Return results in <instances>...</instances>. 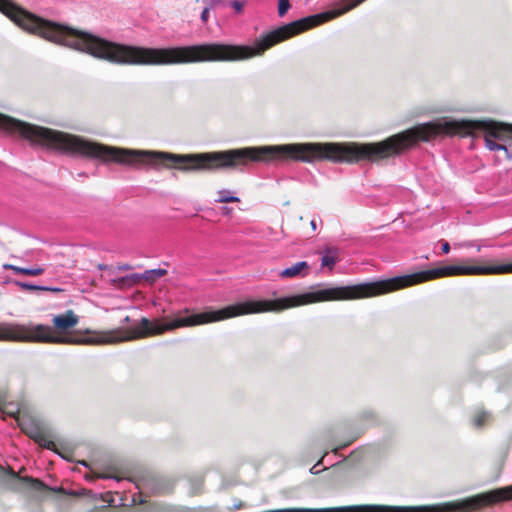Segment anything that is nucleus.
<instances>
[{
	"label": "nucleus",
	"instance_id": "f257e3e1",
	"mask_svg": "<svg viewBox=\"0 0 512 512\" xmlns=\"http://www.w3.org/2000/svg\"><path fill=\"white\" fill-rule=\"evenodd\" d=\"M479 137L483 135L485 147L490 151L502 150L512 160V124L490 120H466L439 117L418 124L387 139L368 144L313 142V162L356 163L375 161L399 155L419 141L429 142L438 136Z\"/></svg>",
	"mask_w": 512,
	"mask_h": 512
},
{
	"label": "nucleus",
	"instance_id": "f03ea898",
	"mask_svg": "<svg viewBox=\"0 0 512 512\" xmlns=\"http://www.w3.org/2000/svg\"><path fill=\"white\" fill-rule=\"evenodd\" d=\"M0 11L21 28L58 45L96 58V36L29 14L8 0H0ZM0 129L18 133L30 142L62 153L96 159V142L79 136L31 125L0 113Z\"/></svg>",
	"mask_w": 512,
	"mask_h": 512
},
{
	"label": "nucleus",
	"instance_id": "7ed1b4c3",
	"mask_svg": "<svg viewBox=\"0 0 512 512\" xmlns=\"http://www.w3.org/2000/svg\"><path fill=\"white\" fill-rule=\"evenodd\" d=\"M507 273H512V263L500 265H448L353 287L318 289L276 300H248L240 302V315L281 311L294 306L323 301L372 297L441 277Z\"/></svg>",
	"mask_w": 512,
	"mask_h": 512
},
{
	"label": "nucleus",
	"instance_id": "20e7f679",
	"mask_svg": "<svg viewBox=\"0 0 512 512\" xmlns=\"http://www.w3.org/2000/svg\"><path fill=\"white\" fill-rule=\"evenodd\" d=\"M0 341L31 343H76L71 337L55 336L48 325L0 322Z\"/></svg>",
	"mask_w": 512,
	"mask_h": 512
},
{
	"label": "nucleus",
	"instance_id": "39448f33",
	"mask_svg": "<svg viewBox=\"0 0 512 512\" xmlns=\"http://www.w3.org/2000/svg\"><path fill=\"white\" fill-rule=\"evenodd\" d=\"M78 323V317L72 310H68L63 314L56 315L53 318V324L60 330H68Z\"/></svg>",
	"mask_w": 512,
	"mask_h": 512
},
{
	"label": "nucleus",
	"instance_id": "423d86ee",
	"mask_svg": "<svg viewBox=\"0 0 512 512\" xmlns=\"http://www.w3.org/2000/svg\"><path fill=\"white\" fill-rule=\"evenodd\" d=\"M308 268L309 265L306 261H300L291 267L285 268L279 273V275L282 278H293L301 275L302 271L307 270Z\"/></svg>",
	"mask_w": 512,
	"mask_h": 512
},
{
	"label": "nucleus",
	"instance_id": "0eeeda50",
	"mask_svg": "<svg viewBox=\"0 0 512 512\" xmlns=\"http://www.w3.org/2000/svg\"><path fill=\"white\" fill-rule=\"evenodd\" d=\"M338 250L336 248H325L321 257L322 267L332 270L338 261Z\"/></svg>",
	"mask_w": 512,
	"mask_h": 512
},
{
	"label": "nucleus",
	"instance_id": "6e6552de",
	"mask_svg": "<svg viewBox=\"0 0 512 512\" xmlns=\"http://www.w3.org/2000/svg\"><path fill=\"white\" fill-rule=\"evenodd\" d=\"M3 269H5V270H8V269L9 270H13L16 273L25 274V275H29V276L41 275L44 272V269L41 268V267L22 268V267H18V266L12 265V264H4L3 265Z\"/></svg>",
	"mask_w": 512,
	"mask_h": 512
},
{
	"label": "nucleus",
	"instance_id": "1a4fd4ad",
	"mask_svg": "<svg viewBox=\"0 0 512 512\" xmlns=\"http://www.w3.org/2000/svg\"><path fill=\"white\" fill-rule=\"evenodd\" d=\"M15 285L20 287L23 290H32V291H53V292H60V288L56 287H49V286H42V285H35L27 282L22 281H15Z\"/></svg>",
	"mask_w": 512,
	"mask_h": 512
},
{
	"label": "nucleus",
	"instance_id": "9d476101",
	"mask_svg": "<svg viewBox=\"0 0 512 512\" xmlns=\"http://www.w3.org/2000/svg\"><path fill=\"white\" fill-rule=\"evenodd\" d=\"M17 483L19 485L26 484L29 485V487L33 490L40 491L44 488V484L38 480L34 479L32 477H19L16 474H13Z\"/></svg>",
	"mask_w": 512,
	"mask_h": 512
},
{
	"label": "nucleus",
	"instance_id": "9b49d317",
	"mask_svg": "<svg viewBox=\"0 0 512 512\" xmlns=\"http://www.w3.org/2000/svg\"><path fill=\"white\" fill-rule=\"evenodd\" d=\"M34 440L36 443H38L41 447H44L46 449H49V450H53V451H56L61 457L64 458V456L58 452L56 450V445L55 443L49 439L45 434L43 433H37L35 436H34Z\"/></svg>",
	"mask_w": 512,
	"mask_h": 512
},
{
	"label": "nucleus",
	"instance_id": "f8f14e48",
	"mask_svg": "<svg viewBox=\"0 0 512 512\" xmlns=\"http://www.w3.org/2000/svg\"><path fill=\"white\" fill-rule=\"evenodd\" d=\"M490 419V415L486 411H478L475 413L472 424L475 428H482Z\"/></svg>",
	"mask_w": 512,
	"mask_h": 512
},
{
	"label": "nucleus",
	"instance_id": "ddd939ff",
	"mask_svg": "<svg viewBox=\"0 0 512 512\" xmlns=\"http://www.w3.org/2000/svg\"><path fill=\"white\" fill-rule=\"evenodd\" d=\"M174 483L170 480L159 479L156 486L152 488L154 493H166L173 489Z\"/></svg>",
	"mask_w": 512,
	"mask_h": 512
},
{
	"label": "nucleus",
	"instance_id": "4468645a",
	"mask_svg": "<svg viewBox=\"0 0 512 512\" xmlns=\"http://www.w3.org/2000/svg\"><path fill=\"white\" fill-rule=\"evenodd\" d=\"M166 273H167V271L165 269H161V268L146 270L142 274V278L147 281L154 282L156 279L164 276Z\"/></svg>",
	"mask_w": 512,
	"mask_h": 512
},
{
	"label": "nucleus",
	"instance_id": "2eb2a0df",
	"mask_svg": "<svg viewBox=\"0 0 512 512\" xmlns=\"http://www.w3.org/2000/svg\"><path fill=\"white\" fill-rule=\"evenodd\" d=\"M219 197L215 200L218 203H229V202H239L240 198L237 196L229 195L228 190H221L218 192Z\"/></svg>",
	"mask_w": 512,
	"mask_h": 512
},
{
	"label": "nucleus",
	"instance_id": "dca6fc26",
	"mask_svg": "<svg viewBox=\"0 0 512 512\" xmlns=\"http://www.w3.org/2000/svg\"><path fill=\"white\" fill-rule=\"evenodd\" d=\"M203 478L202 477H197V478H193L189 481V486H190V492L192 494H199L202 492V489H203Z\"/></svg>",
	"mask_w": 512,
	"mask_h": 512
},
{
	"label": "nucleus",
	"instance_id": "f3484780",
	"mask_svg": "<svg viewBox=\"0 0 512 512\" xmlns=\"http://www.w3.org/2000/svg\"><path fill=\"white\" fill-rule=\"evenodd\" d=\"M290 8L289 0L278 1V14L280 17L284 16Z\"/></svg>",
	"mask_w": 512,
	"mask_h": 512
},
{
	"label": "nucleus",
	"instance_id": "a211bd4d",
	"mask_svg": "<svg viewBox=\"0 0 512 512\" xmlns=\"http://www.w3.org/2000/svg\"><path fill=\"white\" fill-rule=\"evenodd\" d=\"M95 477L96 478H101V479H114L117 482L120 481V479L117 476H112V475L104 474V473H98V474L95 475Z\"/></svg>",
	"mask_w": 512,
	"mask_h": 512
},
{
	"label": "nucleus",
	"instance_id": "6ab92c4d",
	"mask_svg": "<svg viewBox=\"0 0 512 512\" xmlns=\"http://www.w3.org/2000/svg\"><path fill=\"white\" fill-rule=\"evenodd\" d=\"M474 246H475V241H466L463 243L455 244V247L469 248V247H474Z\"/></svg>",
	"mask_w": 512,
	"mask_h": 512
},
{
	"label": "nucleus",
	"instance_id": "aec40b11",
	"mask_svg": "<svg viewBox=\"0 0 512 512\" xmlns=\"http://www.w3.org/2000/svg\"><path fill=\"white\" fill-rule=\"evenodd\" d=\"M231 6L237 11L240 12L243 8V5L241 2L234 0L231 2Z\"/></svg>",
	"mask_w": 512,
	"mask_h": 512
},
{
	"label": "nucleus",
	"instance_id": "412c9836",
	"mask_svg": "<svg viewBox=\"0 0 512 512\" xmlns=\"http://www.w3.org/2000/svg\"><path fill=\"white\" fill-rule=\"evenodd\" d=\"M441 250L444 254L449 253L450 251V244L447 241H443L441 245Z\"/></svg>",
	"mask_w": 512,
	"mask_h": 512
},
{
	"label": "nucleus",
	"instance_id": "4be33fe9",
	"mask_svg": "<svg viewBox=\"0 0 512 512\" xmlns=\"http://www.w3.org/2000/svg\"><path fill=\"white\" fill-rule=\"evenodd\" d=\"M321 463V460L318 461L310 470L309 472L313 475H316V474H319L321 472L320 469H317V467L319 466V464Z\"/></svg>",
	"mask_w": 512,
	"mask_h": 512
},
{
	"label": "nucleus",
	"instance_id": "5701e85b",
	"mask_svg": "<svg viewBox=\"0 0 512 512\" xmlns=\"http://www.w3.org/2000/svg\"><path fill=\"white\" fill-rule=\"evenodd\" d=\"M208 14H209V8H204L203 11L201 12V20L203 22H206L207 19H208Z\"/></svg>",
	"mask_w": 512,
	"mask_h": 512
},
{
	"label": "nucleus",
	"instance_id": "b1692460",
	"mask_svg": "<svg viewBox=\"0 0 512 512\" xmlns=\"http://www.w3.org/2000/svg\"><path fill=\"white\" fill-rule=\"evenodd\" d=\"M222 210H223L224 214H229L230 211H231V209L229 207H227V206L222 207Z\"/></svg>",
	"mask_w": 512,
	"mask_h": 512
},
{
	"label": "nucleus",
	"instance_id": "393cba45",
	"mask_svg": "<svg viewBox=\"0 0 512 512\" xmlns=\"http://www.w3.org/2000/svg\"><path fill=\"white\" fill-rule=\"evenodd\" d=\"M310 225L313 230H316V221L315 220H311Z\"/></svg>",
	"mask_w": 512,
	"mask_h": 512
},
{
	"label": "nucleus",
	"instance_id": "a878e982",
	"mask_svg": "<svg viewBox=\"0 0 512 512\" xmlns=\"http://www.w3.org/2000/svg\"><path fill=\"white\" fill-rule=\"evenodd\" d=\"M79 464H81V465H82V466H84V467H89L88 462H87V461H85V460L79 461Z\"/></svg>",
	"mask_w": 512,
	"mask_h": 512
},
{
	"label": "nucleus",
	"instance_id": "bb28decb",
	"mask_svg": "<svg viewBox=\"0 0 512 512\" xmlns=\"http://www.w3.org/2000/svg\"><path fill=\"white\" fill-rule=\"evenodd\" d=\"M242 506V502L236 503L234 509H239Z\"/></svg>",
	"mask_w": 512,
	"mask_h": 512
},
{
	"label": "nucleus",
	"instance_id": "cd10ccee",
	"mask_svg": "<svg viewBox=\"0 0 512 512\" xmlns=\"http://www.w3.org/2000/svg\"><path fill=\"white\" fill-rule=\"evenodd\" d=\"M474 247H475V249H477V251H478V252L481 250V246H480V245H478V244H476V243H475V246H474Z\"/></svg>",
	"mask_w": 512,
	"mask_h": 512
},
{
	"label": "nucleus",
	"instance_id": "c85d7f7f",
	"mask_svg": "<svg viewBox=\"0 0 512 512\" xmlns=\"http://www.w3.org/2000/svg\"><path fill=\"white\" fill-rule=\"evenodd\" d=\"M101 341H93V340H89L87 341V343H100Z\"/></svg>",
	"mask_w": 512,
	"mask_h": 512
}]
</instances>
